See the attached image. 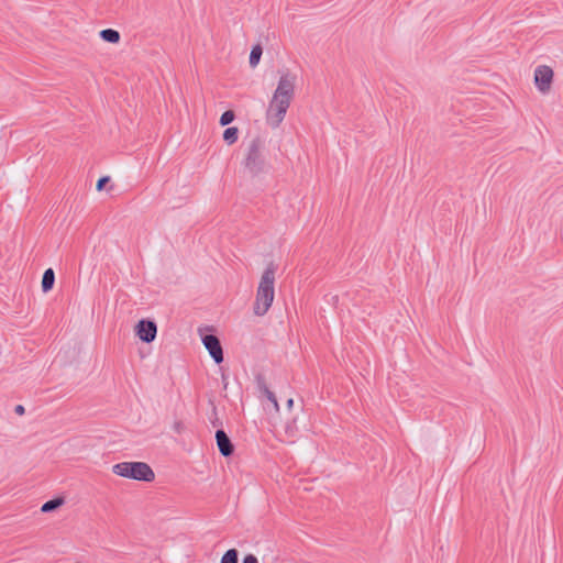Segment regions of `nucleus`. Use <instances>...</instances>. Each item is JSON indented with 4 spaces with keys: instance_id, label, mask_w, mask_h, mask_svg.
Here are the masks:
<instances>
[{
    "instance_id": "nucleus-11",
    "label": "nucleus",
    "mask_w": 563,
    "mask_h": 563,
    "mask_svg": "<svg viewBox=\"0 0 563 563\" xmlns=\"http://www.w3.org/2000/svg\"><path fill=\"white\" fill-rule=\"evenodd\" d=\"M63 504H64L63 498L51 499L42 505L41 511L42 512H51V511L57 509L58 507H60Z\"/></svg>"
},
{
    "instance_id": "nucleus-3",
    "label": "nucleus",
    "mask_w": 563,
    "mask_h": 563,
    "mask_svg": "<svg viewBox=\"0 0 563 563\" xmlns=\"http://www.w3.org/2000/svg\"><path fill=\"white\" fill-rule=\"evenodd\" d=\"M264 147V142L260 137H254L245 148L244 166L253 176L267 172Z\"/></svg>"
},
{
    "instance_id": "nucleus-19",
    "label": "nucleus",
    "mask_w": 563,
    "mask_h": 563,
    "mask_svg": "<svg viewBox=\"0 0 563 563\" xmlns=\"http://www.w3.org/2000/svg\"><path fill=\"white\" fill-rule=\"evenodd\" d=\"M15 412H16L18 415H23V413H24V407H23L22 405H18V406L15 407Z\"/></svg>"
},
{
    "instance_id": "nucleus-12",
    "label": "nucleus",
    "mask_w": 563,
    "mask_h": 563,
    "mask_svg": "<svg viewBox=\"0 0 563 563\" xmlns=\"http://www.w3.org/2000/svg\"><path fill=\"white\" fill-rule=\"evenodd\" d=\"M239 130L235 126H231L224 130L223 140L229 144H233L238 141Z\"/></svg>"
},
{
    "instance_id": "nucleus-7",
    "label": "nucleus",
    "mask_w": 563,
    "mask_h": 563,
    "mask_svg": "<svg viewBox=\"0 0 563 563\" xmlns=\"http://www.w3.org/2000/svg\"><path fill=\"white\" fill-rule=\"evenodd\" d=\"M136 334L143 342L151 343L155 340L157 327L154 321L141 320L136 324Z\"/></svg>"
},
{
    "instance_id": "nucleus-6",
    "label": "nucleus",
    "mask_w": 563,
    "mask_h": 563,
    "mask_svg": "<svg viewBox=\"0 0 563 563\" xmlns=\"http://www.w3.org/2000/svg\"><path fill=\"white\" fill-rule=\"evenodd\" d=\"M202 343L207 351L209 352L210 356L213 358V361L217 364H220L223 362V351L220 343V340L213 335V334H206L202 338Z\"/></svg>"
},
{
    "instance_id": "nucleus-10",
    "label": "nucleus",
    "mask_w": 563,
    "mask_h": 563,
    "mask_svg": "<svg viewBox=\"0 0 563 563\" xmlns=\"http://www.w3.org/2000/svg\"><path fill=\"white\" fill-rule=\"evenodd\" d=\"M100 37L104 42L115 44L120 41V33L113 29H104L100 32Z\"/></svg>"
},
{
    "instance_id": "nucleus-5",
    "label": "nucleus",
    "mask_w": 563,
    "mask_h": 563,
    "mask_svg": "<svg viewBox=\"0 0 563 563\" xmlns=\"http://www.w3.org/2000/svg\"><path fill=\"white\" fill-rule=\"evenodd\" d=\"M553 80V70L547 65H540L534 69V84L541 93H548Z\"/></svg>"
},
{
    "instance_id": "nucleus-2",
    "label": "nucleus",
    "mask_w": 563,
    "mask_h": 563,
    "mask_svg": "<svg viewBox=\"0 0 563 563\" xmlns=\"http://www.w3.org/2000/svg\"><path fill=\"white\" fill-rule=\"evenodd\" d=\"M275 273L276 267L271 263L262 274L253 306V312L255 316L262 317L266 314L272 307L275 297Z\"/></svg>"
},
{
    "instance_id": "nucleus-16",
    "label": "nucleus",
    "mask_w": 563,
    "mask_h": 563,
    "mask_svg": "<svg viewBox=\"0 0 563 563\" xmlns=\"http://www.w3.org/2000/svg\"><path fill=\"white\" fill-rule=\"evenodd\" d=\"M234 112L231 111V110H228L225 112L222 113L221 118H220V124L222 126H225L228 124H230L233 120H234Z\"/></svg>"
},
{
    "instance_id": "nucleus-8",
    "label": "nucleus",
    "mask_w": 563,
    "mask_h": 563,
    "mask_svg": "<svg viewBox=\"0 0 563 563\" xmlns=\"http://www.w3.org/2000/svg\"><path fill=\"white\" fill-rule=\"evenodd\" d=\"M216 440L218 449L223 456H230L233 453V444L228 434L223 430H217Z\"/></svg>"
},
{
    "instance_id": "nucleus-14",
    "label": "nucleus",
    "mask_w": 563,
    "mask_h": 563,
    "mask_svg": "<svg viewBox=\"0 0 563 563\" xmlns=\"http://www.w3.org/2000/svg\"><path fill=\"white\" fill-rule=\"evenodd\" d=\"M262 393L265 395V397L267 398V400L272 404V406L274 407V409L276 411L279 410V405H278V401H277V398L275 396V394L269 390V388L267 386H263L261 388Z\"/></svg>"
},
{
    "instance_id": "nucleus-9",
    "label": "nucleus",
    "mask_w": 563,
    "mask_h": 563,
    "mask_svg": "<svg viewBox=\"0 0 563 563\" xmlns=\"http://www.w3.org/2000/svg\"><path fill=\"white\" fill-rule=\"evenodd\" d=\"M55 283V273L52 268H47L42 277V289L44 292L49 291Z\"/></svg>"
},
{
    "instance_id": "nucleus-15",
    "label": "nucleus",
    "mask_w": 563,
    "mask_h": 563,
    "mask_svg": "<svg viewBox=\"0 0 563 563\" xmlns=\"http://www.w3.org/2000/svg\"><path fill=\"white\" fill-rule=\"evenodd\" d=\"M238 550L230 549L223 554L221 563H238Z\"/></svg>"
},
{
    "instance_id": "nucleus-1",
    "label": "nucleus",
    "mask_w": 563,
    "mask_h": 563,
    "mask_svg": "<svg viewBox=\"0 0 563 563\" xmlns=\"http://www.w3.org/2000/svg\"><path fill=\"white\" fill-rule=\"evenodd\" d=\"M296 75L283 73L266 111L267 124L276 129L284 121L295 95Z\"/></svg>"
},
{
    "instance_id": "nucleus-18",
    "label": "nucleus",
    "mask_w": 563,
    "mask_h": 563,
    "mask_svg": "<svg viewBox=\"0 0 563 563\" xmlns=\"http://www.w3.org/2000/svg\"><path fill=\"white\" fill-rule=\"evenodd\" d=\"M242 563H258L257 558L253 554H247L244 556Z\"/></svg>"
},
{
    "instance_id": "nucleus-4",
    "label": "nucleus",
    "mask_w": 563,
    "mask_h": 563,
    "mask_svg": "<svg viewBox=\"0 0 563 563\" xmlns=\"http://www.w3.org/2000/svg\"><path fill=\"white\" fill-rule=\"evenodd\" d=\"M112 472L135 481L152 482L155 478L153 470L145 462H121L112 466Z\"/></svg>"
},
{
    "instance_id": "nucleus-13",
    "label": "nucleus",
    "mask_w": 563,
    "mask_h": 563,
    "mask_svg": "<svg viewBox=\"0 0 563 563\" xmlns=\"http://www.w3.org/2000/svg\"><path fill=\"white\" fill-rule=\"evenodd\" d=\"M263 49L261 45L253 46L251 53H250V66L256 67L260 63L261 56H262Z\"/></svg>"
},
{
    "instance_id": "nucleus-20",
    "label": "nucleus",
    "mask_w": 563,
    "mask_h": 563,
    "mask_svg": "<svg viewBox=\"0 0 563 563\" xmlns=\"http://www.w3.org/2000/svg\"><path fill=\"white\" fill-rule=\"evenodd\" d=\"M292 405H294V399H292V398H289V399L287 400V407L290 409V408L292 407Z\"/></svg>"
},
{
    "instance_id": "nucleus-17",
    "label": "nucleus",
    "mask_w": 563,
    "mask_h": 563,
    "mask_svg": "<svg viewBox=\"0 0 563 563\" xmlns=\"http://www.w3.org/2000/svg\"><path fill=\"white\" fill-rule=\"evenodd\" d=\"M110 180V177L109 176H104V177H101L98 181H97V190L100 191L104 188L106 184L109 183Z\"/></svg>"
}]
</instances>
